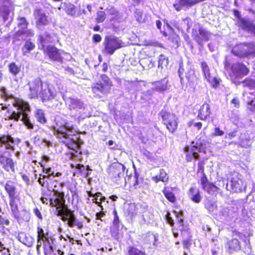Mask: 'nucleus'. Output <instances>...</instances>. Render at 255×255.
<instances>
[{
  "label": "nucleus",
  "instance_id": "nucleus-9",
  "mask_svg": "<svg viewBox=\"0 0 255 255\" xmlns=\"http://www.w3.org/2000/svg\"><path fill=\"white\" fill-rule=\"evenodd\" d=\"M17 20L18 21L17 25L19 29L13 35V43L19 41L20 39L19 37L22 35L32 36L34 34L31 30L27 29L29 23L26 17L24 16H18Z\"/></svg>",
  "mask_w": 255,
  "mask_h": 255
},
{
  "label": "nucleus",
  "instance_id": "nucleus-31",
  "mask_svg": "<svg viewBox=\"0 0 255 255\" xmlns=\"http://www.w3.org/2000/svg\"><path fill=\"white\" fill-rule=\"evenodd\" d=\"M198 31L199 34L194 35V39L199 44H201L203 40H209V34L207 31L201 27L199 28Z\"/></svg>",
  "mask_w": 255,
  "mask_h": 255
},
{
  "label": "nucleus",
  "instance_id": "nucleus-51",
  "mask_svg": "<svg viewBox=\"0 0 255 255\" xmlns=\"http://www.w3.org/2000/svg\"><path fill=\"white\" fill-rule=\"evenodd\" d=\"M205 207L209 212H213L217 209V205L216 203L211 201L207 202L205 204Z\"/></svg>",
  "mask_w": 255,
  "mask_h": 255
},
{
  "label": "nucleus",
  "instance_id": "nucleus-42",
  "mask_svg": "<svg viewBox=\"0 0 255 255\" xmlns=\"http://www.w3.org/2000/svg\"><path fill=\"white\" fill-rule=\"evenodd\" d=\"M134 17L136 20L139 23H145L147 20L146 14H143L142 10L139 9H136L134 12Z\"/></svg>",
  "mask_w": 255,
  "mask_h": 255
},
{
  "label": "nucleus",
  "instance_id": "nucleus-39",
  "mask_svg": "<svg viewBox=\"0 0 255 255\" xmlns=\"http://www.w3.org/2000/svg\"><path fill=\"white\" fill-rule=\"evenodd\" d=\"M152 179L155 182L161 181L163 182H167L168 181V177L167 176V173L163 169H161L159 170V173L158 175L153 176Z\"/></svg>",
  "mask_w": 255,
  "mask_h": 255
},
{
  "label": "nucleus",
  "instance_id": "nucleus-21",
  "mask_svg": "<svg viewBox=\"0 0 255 255\" xmlns=\"http://www.w3.org/2000/svg\"><path fill=\"white\" fill-rule=\"evenodd\" d=\"M37 242H40V245H41V242H44V244L50 243V240L51 239V236L49 234L48 230H44L41 227L38 226L37 228Z\"/></svg>",
  "mask_w": 255,
  "mask_h": 255
},
{
  "label": "nucleus",
  "instance_id": "nucleus-59",
  "mask_svg": "<svg viewBox=\"0 0 255 255\" xmlns=\"http://www.w3.org/2000/svg\"><path fill=\"white\" fill-rule=\"evenodd\" d=\"M191 236H190L187 239L184 240L182 241L183 246L184 248L189 249L191 245Z\"/></svg>",
  "mask_w": 255,
  "mask_h": 255
},
{
  "label": "nucleus",
  "instance_id": "nucleus-30",
  "mask_svg": "<svg viewBox=\"0 0 255 255\" xmlns=\"http://www.w3.org/2000/svg\"><path fill=\"white\" fill-rule=\"evenodd\" d=\"M39 95L43 103L50 101L54 98L53 92L49 88L43 89L42 88Z\"/></svg>",
  "mask_w": 255,
  "mask_h": 255
},
{
  "label": "nucleus",
  "instance_id": "nucleus-47",
  "mask_svg": "<svg viewBox=\"0 0 255 255\" xmlns=\"http://www.w3.org/2000/svg\"><path fill=\"white\" fill-rule=\"evenodd\" d=\"M46 175L40 174L38 179L39 184L43 187L48 188L49 179Z\"/></svg>",
  "mask_w": 255,
  "mask_h": 255
},
{
  "label": "nucleus",
  "instance_id": "nucleus-20",
  "mask_svg": "<svg viewBox=\"0 0 255 255\" xmlns=\"http://www.w3.org/2000/svg\"><path fill=\"white\" fill-rule=\"evenodd\" d=\"M52 36L47 32L39 34L37 37V44L39 49L42 51L48 47L47 44L52 42Z\"/></svg>",
  "mask_w": 255,
  "mask_h": 255
},
{
  "label": "nucleus",
  "instance_id": "nucleus-16",
  "mask_svg": "<svg viewBox=\"0 0 255 255\" xmlns=\"http://www.w3.org/2000/svg\"><path fill=\"white\" fill-rule=\"evenodd\" d=\"M28 97L30 99L37 98L39 91L43 86V82L40 78H36L28 83Z\"/></svg>",
  "mask_w": 255,
  "mask_h": 255
},
{
  "label": "nucleus",
  "instance_id": "nucleus-7",
  "mask_svg": "<svg viewBox=\"0 0 255 255\" xmlns=\"http://www.w3.org/2000/svg\"><path fill=\"white\" fill-rule=\"evenodd\" d=\"M13 106L17 108V111H7V118L6 120H14L18 121L20 120L22 114L24 112L30 111V107L28 103L19 99H16L13 103Z\"/></svg>",
  "mask_w": 255,
  "mask_h": 255
},
{
  "label": "nucleus",
  "instance_id": "nucleus-5",
  "mask_svg": "<svg viewBox=\"0 0 255 255\" xmlns=\"http://www.w3.org/2000/svg\"><path fill=\"white\" fill-rule=\"evenodd\" d=\"M224 67L230 76L235 79L246 76L250 72L249 69L246 65L240 62L231 64L229 61H226Z\"/></svg>",
  "mask_w": 255,
  "mask_h": 255
},
{
  "label": "nucleus",
  "instance_id": "nucleus-15",
  "mask_svg": "<svg viewBox=\"0 0 255 255\" xmlns=\"http://www.w3.org/2000/svg\"><path fill=\"white\" fill-rule=\"evenodd\" d=\"M241 175L236 172L232 174L230 180L231 190L234 192H240L245 190L246 184L241 178Z\"/></svg>",
  "mask_w": 255,
  "mask_h": 255
},
{
  "label": "nucleus",
  "instance_id": "nucleus-40",
  "mask_svg": "<svg viewBox=\"0 0 255 255\" xmlns=\"http://www.w3.org/2000/svg\"><path fill=\"white\" fill-rule=\"evenodd\" d=\"M126 255H146V254L134 246H129L127 248Z\"/></svg>",
  "mask_w": 255,
  "mask_h": 255
},
{
  "label": "nucleus",
  "instance_id": "nucleus-3",
  "mask_svg": "<svg viewBox=\"0 0 255 255\" xmlns=\"http://www.w3.org/2000/svg\"><path fill=\"white\" fill-rule=\"evenodd\" d=\"M100 80L93 83L91 85L92 92L97 98H101V95H107L109 94L113 86L112 81L106 74L100 75Z\"/></svg>",
  "mask_w": 255,
  "mask_h": 255
},
{
  "label": "nucleus",
  "instance_id": "nucleus-53",
  "mask_svg": "<svg viewBox=\"0 0 255 255\" xmlns=\"http://www.w3.org/2000/svg\"><path fill=\"white\" fill-rule=\"evenodd\" d=\"M205 160H199L197 163V172L202 174L201 176H207L205 173Z\"/></svg>",
  "mask_w": 255,
  "mask_h": 255
},
{
  "label": "nucleus",
  "instance_id": "nucleus-36",
  "mask_svg": "<svg viewBox=\"0 0 255 255\" xmlns=\"http://www.w3.org/2000/svg\"><path fill=\"white\" fill-rule=\"evenodd\" d=\"M30 111L24 112L23 113H21L22 116L20 119V120L22 122L24 126L27 128L28 129H32L34 128V125L31 120L30 119V117L28 116V113Z\"/></svg>",
  "mask_w": 255,
  "mask_h": 255
},
{
  "label": "nucleus",
  "instance_id": "nucleus-33",
  "mask_svg": "<svg viewBox=\"0 0 255 255\" xmlns=\"http://www.w3.org/2000/svg\"><path fill=\"white\" fill-rule=\"evenodd\" d=\"M34 117L36 121L41 125H45L47 122L45 111L41 109H38L35 111Z\"/></svg>",
  "mask_w": 255,
  "mask_h": 255
},
{
  "label": "nucleus",
  "instance_id": "nucleus-23",
  "mask_svg": "<svg viewBox=\"0 0 255 255\" xmlns=\"http://www.w3.org/2000/svg\"><path fill=\"white\" fill-rule=\"evenodd\" d=\"M232 53L239 57L249 56V51L245 44H239L235 46L232 49Z\"/></svg>",
  "mask_w": 255,
  "mask_h": 255
},
{
  "label": "nucleus",
  "instance_id": "nucleus-55",
  "mask_svg": "<svg viewBox=\"0 0 255 255\" xmlns=\"http://www.w3.org/2000/svg\"><path fill=\"white\" fill-rule=\"evenodd\" d=\"M247 107L248 110L251 112H255V98L247 102Z\"/></svg>",
  "mask_w": 255,
  "mask_h": 255
},
{
  "label": "nucleus",
  "instance_id": "nucleus-60",
  "mask_svg": "<svg viewBox=\"0 0 255 255\" xmlns=\"http://www.w3.org/2000/svg\"><path fill=\"white\" fill-rule=\"evenodd\" d=\"M189 126H193L194 127L196 128L199 130L202 128V124L201 122H200L194 123L193 121L192 120L189 122Z\"/></svg>",
  "mask_w": 255,
  "mask_h": 255
},
{
  "label": "nucleus",
  "instance_id": "nucleus-25",
  "mask_svg": "<svg viewBox=\"0 0 255 255\" xmlns=\"http://www.w3.org/2000/svg\"><path fill=\"white\" fill-rule=\"evenodd\" d=\"M69 100L68 108L70 111L80 112L85 110L84 103L79 99L70 98Z\"/></svg>",
  "mask_w": 255,
  "mask_h": 255
},
{
  "label": "nucleus",
  "instance_id": "nucleus-50",
  "mask_svg": "<svg viewBox=\"0 0 255 255\" xmlns=\"http://www.w3.org/2000/svg\"><path fill=\"white\" fill-rule=\"evenodd\" d=\"M113 214L114 215V219L112 222L113 224L117 229V230H119L120 221L117 211L116 208L114 209Z\"/></svg>",
  "mask_w": 255,
  "mask_h": 255
},
{
  "label": "nucleus",
  "instance_id": "nucleus-17",
  "mask_svg": "<svg viewBox=\"0 0 255 255\" xmlns=\"http://www.w3.org/2000/svg\"><path fill=\"white\" fill-rule=\"evenodd\" d=\"M200 182L202 189L209 194L214 195L219 190L214 183L209 181L207 176H201Z\"/></svg>",
  "mask_w": 255,
  "mask_h": 255
},
{
  "label": "nucleus",
  "instance_id": "nucleus-6",
  "mask_svg": "<svg viewBox=\"0 0 255 255\" xmlns=\"http://www.w3.org/2000/svg\"><path fill=\"white\" fill-rule=\"evenodd\" d=\"M53 197L51 198L50 206L55 208L57 215L63 214L64 212L68 209L66 204L65 194L63 191L53 189Z\"/></svg>",
  "mask_w": 255,
  "mask_h": 255
},
{
  "label": "nucleus",
  "instance_id": "nucleus-29",
  "mask_svg": "<svg viewBox=\"0 0 255 255\" xmlns=\"http://www.w3.org/2000/svg\"><path fill=\"white\" fill-rule=\"evenodd\" d=\"M0 165L4 171L6 172L10 171L12 173L15 172L16 162L11 157H8L2 164Z\"/></svg>",
  "mask_w": 255,
  "mask_h": 255
},
{
  "label": "nucleus",
  "instance_id": "nucleus-54",
  "mask_svg": "<svg viewBox=\"0 0 255 255\" xmlns=\"http://www.w3.org/2000/svg\"><path fill=\"white\" fill-rule=\"evenodd\" d=\"M245 87H247L251 89H255V80L247 78L243 82Z\"/></svg>",
  "mask_w": 255,
  "mask_h": 255
},
{
  "label": "nucleus",
  "instance_id": "nucleus-44",
  "mask_svg": "<svg viewBox=\"0 0 255 255\" xmlns=\"http://www.w3.org/2000/svg\"><path fill=\"white\" fill-rule=\"evenodd\" d=\"M167 81L165 79L157 81L153 83L154 89L157 91H165L167 89Z\"/></svg>",
  "mask_w": 255,
  "mask_h": 255
},
{
  "label": "nucleus",
  "instance_id": "nucleus-22",
  "mask_svg": "<svg viewBox=\"0 0 255 255\" xmlns=\"http://www.w3.org/2000/svg\"><path fill=\"white\" fill-rule=\"evenodd\" d=\"M190 199L195 203H199L202 199L201 192L199 188L195 186L190 187L187 192Z\"/></svg>",
  "mask_w": 255,
  "mask_h": 255
},
{
  "label": "nucleus",
  "instance_id": "nucleus-28",
  "mask_svg": "<svg viewBox=\"0 0 255 255\" xmlns=\"http://www.w3.org/2000/svg\"><path fill=\"white\" fill-rule=\"evenodd\" d=\"M126 183L130 189H137L139 184V174L135 172L133 175H129L126 180Z\"/></svg>",
  "mask_w": 255,
  "mask_h": 255
},
{
  "label": "nucleus",
  "instance_id": "nucleus-14",
  "mask_svg": "<svg viewBox=\"0 0 255 255\" xmlns=\"http://www.w3.org/2000/svg\"><path fill=\"white\" fill-rule=\"evenodd\" d=\"M201 68L204 78L213 88H217L220 85L221 80L220 78L211 76L210 68L206 62L202 61L201 62Z\"/></svg>",
  "mask_w": 255,
  "mask_h": 255
},
{
  "label": "nucleus",
  "instance_id": "nucleus-49",
  "mask_svg": "<svg viewBox=\"0 0 255 255\" xmlns=\"http://www.w3.org/2000/svg\"><path fill=\"white\" fill-rule=\"evenodd\" d=\"M51 195L49 193H48L46 191H43L42 193V196L41 197V201L43 204H45L46 205L48 204H50L51 200Z\"/></svg>",
  "mask_w": 255,
  "mask_h": 255
},
{
  "label": "nucleus",
  "instance_id": "nucleus-18",
  "mask_svg": "<svg viewBox=\"0 0 255 255\" xmlns=\"http://www.w3.org/2000/svg\"><path fill=\"white\" fill-rule=\"evenodd\" d=\"M33 15L36 20L35 25L36 27L40 28L42 26L46 25L49 23L48 16L43 12L41 9L36 8L34 10Z\"/></svg>",
  "mask_w": 255,
  "mask_h": 255
},
{
  "label": "nucleus",
  "instance_id": "nucleus-64",
  "mask_svg": "<svg viewBox=\"0 0 255 255\" xmlns=\"http://www.w3.org/2000/svg\"><path fill=\"white\" fill-rule=\"evenodd\" d=\"M166 218L167 222L169 224H170L171 226H173L174 224L173 220L172 219V218L170 216V213L169 212H167V213L166 215Z\"/></svg>",
  "mask_w": 255,
  "mask_h": 255
},
{
  "label": "nucleus",
  "instance_id": "nucleus-4",
  "mask_svg": "<svg viewBox=\"0 0 255 255\" xmlns=\"http://www.w3.org/2000/svg\"><path fill=\"white\" fill-rule=\"evenodd\" d=\"M158 115L170 133L173 134L177 130L179 119L176 114L171 112L168 108L164 107L159 112Z\"/></svg>",
  "mask_w": 255,
  "mask_h": 255
},
{
  "label": "nucleus",
  "instance_id": "nucleus-63",
  "mask_svg": "<svg viewBox=\"0 0 255 255\" xmlns=\"http://www.w3.org/2000/svg\"><path fill=\"white\" fill-rule=\"evenodd\" d=\"M92 40L94 42H100L102 40V37L99 34H95L93 35Z\"/></svg>",
  "mask_w": 255,
  "mask_h": 255
},
{
  "label": "nucleus",
  "instance_id": "nucleus-35",
  "mask_svg": "<svg viewBox=\"0 0 255 255\" xmlns=\"http://www.w3.org/2000/svg\"><path fill=\"white\" fill-rule=\"evenodd\" d=\"M65 12L68 15L72 17H77L80 15V10L77 9V7L74 4L69 3L65 8Z\"/></svg>",
  "mask_w": 255,
  "mask_h": 255
},
{
  "label": "nucleus",
  "instance_id": "nucleus-32",
  "mask_svg": "<svg viewBox=\"0 0 255 255\" xmlns=\"http://www.w3.org/2000/svg\"><path fill=\"white\" fill-rule=\"evenodd\" d=\"M138 209V207L135 203H129L126 210L125 214L127 217L132 219L137 215Z\"/></svg>",
  "mask_w": 255,
  "mask_h": 255
},
{
  "label": "nucleus",
  "instance_id": "nucleus-24",
  "mask_svg": "<svg viewBox=\"0 0 255 255\" xmlns=\"http://www.w3.org/2000/svg\"><path fill=\"white\" fill-rule=\"evenodd\" d=\"M211 109L210 105L207 102L204 103L198 110L197 117L202 121H206L210 117Z\"/></svg>",
  "mask_w": 255,
  "mask_h": 255
},
{
  "label": "nucleus",
  "instance_id": "nucleus-11",
  "mask_svg": "<svg viewBox=\"0 0 255 255\" xmlns=\"http://www.w3.org/2000/svg\"><path fill=\"white\" fill-rule=\"evenodd\" d=\"M63 222H67L69 227L73 228L77 227L78 229L83 228V221L76 220L73 212L69 208L65 210L63 214L59 215Z\"/></svg>",
  "mask_w": 255,
  "mask_h": 255
},
{
  "label": "nucleus",
  "instance_id": "nucleus-34",
  "mask_svg": "<svg viewBox=\"0 0 255 255\" xmlns=\"http://www.w3.org/2000/svg\"><path fill=\"white\" fill-rule=\"evenodd\" d=\"M199 75H197L194 69H189L186 73V78L189 85L197 84Z\"/></svg>",
  "mask_w": 255,
  "mask_h": 255
},
{
  "label": "nucleus",
  "instance_id": "nucleus-19",
  "mask_svg": "<svg viewBox=\"0 0 255 255\" xmlns=\"http://www.w3.org/2000/svg\"><path fill=\"white\" fill-rule=\"evenodd\" d=\"M15 144V139L10 134L7 133L0 135V146H4L6 149L13 150Z\"/></svg>",
  "mask_w": 255,
  "mask_h": 255
},
{
  "label": "nucleus",
  "instance_id": "nucleus-38",
  "mask_svg": "<svg viewBox=\"0 0 255 255\" xmlns=\"http://www.w3.org/2000/svg\"><path fill=\"white\" fill-rule=\"evenodd\" d=\"M35 48V44L30 39L27 40L21 49L22 55L24 56L27 55L32 50H34Z\"/></svg>",
  "mask_w": 255,
  "mask_h": 255
},
{
  "label": "nucleus",
  "instance_id": "nucleus-52",
  "mask_svg": "<svg viewBox=\"0 0 255 255\" xmlns=\"http://www.w3.org/2000/svg\"><path fill=\"white\" fill-rule=\"evenodd\" d=\"M106 18V13L104 11H98L97 16L95 18L98 23H102L105 21Z\"/></svg>",
  "mask_w": 255,
  "mask_h": 255
},
{
  "label": "nucleus",
  "instance_id": "nucleus-46",
  "mask_svg": "<svg viewBox=\"0 0 255 255\" xmlns=\"http://www.w3.org/2000/svg\"><path fill=\"white\" fill-rule=\"evenodd\" d=\"M43 252L44 255H56L53 253V247L50 243H47L43 244Z\"/></svg>",
  "mask_w": 255,
  "mask_h": 255
},
{
  "label": "nucleus",
  "instance_id": "nucleus-37",
  "mask_svg": "<svg viewBox=\"0 0 255 255\" xmlns=\"http://www.w3.org/2000/svg\"><path fill=\"white\" fill-rule=\"evenodd\" d=\"M254 23L248 19L245 18H240L239 21V26L243 30L251 31H252Z\"/></svg>",
  "mask_w": 255,
  "mask_h": 255
},
{
  "label": "nucleus",
  "instance_id": "nucleus-27",
  "mask_svg": "<svg viewBox=\"0 0 255 255\" xmlns=\"http://www.w3.org/2000/svg\"><path fill=\"white\" fill-rule=\"evenodd\" d=\"M198 147L193 145L190 149V152L189 151V147H186L184 148V151L187 153L185 154V159L187 162H191L193 159H198L200 156L199 153L197 152Z\"/></svg>",
  "mask_w": 255,
  "mask_h": 255
},
{
  "label": "nucleus",
  "instance_id": "nucleus-26",
  "mask_svg": "<svg viewBox=\"0 0 255 255\" xmlns=\"http://www.w3.org/2000/svg\"><path fill=\"white\" fill-rule=\"evenodd\" d=\"M8 1V5L2 3L0 5V18L3 22L7 21L10 17V7L12 4Z\"/></svg>",
  "mask_w": 255,
  "mask_h": 255
},
{
  "label": "nucleus",
  "instance_id": "nucleus-41",
  "mask_svg": "<svg viewBox=\"0 0 255 255\" xmlns=\"http://www.w3.org/2000/svg\"><path fill=\"white\" fill-rule=\"evenodd\" d=\"M17 238L19 241L28 247H31L32 245V242L30 240V238L27 236L24 232L19 233Z\"/></svg>",
  "mask_w": 255,
  "mask_h": 255
},
{
  "label": "nucleus",
  "instance_id": "nucleus-58",
  "mask_svg": "<svg viewBox=\"0 0 255 255\" xmlns=\"http://www.w3.org/2000/svg\"><path fill=\"white\" fill-rule=\"evenodd\" d=\"M39 164H41V166L42 167L43 171L45 173L47 177H48L49 176H53L54 175V172L52 171L51 168L50 167L45 168L40 163H39Z\"/></svg>",
  "mask_w": 255,
  "mask_h": 255
},
{
  "label": "nucleus",
  "instance_id": "nucleus-12",
  "mask_svg": "<svg viewBox=\"0 0 255 255\" xmlns=\"http://www.w3.org/2000/svg\"><path fill=\"white\" fill-rule=\"evenodd\" d=\"M43 52L51 61L61 64L63 63L64 59L60 50L55 46L48 45Z\"/></svg>",
  "mask_w": 255,
  "mask_h": 255
},
{
  "label": "nucleus",
  "instance_id": "nucleus-2",
  "mask_svg": "<svg viewBox=\"0 0 255 255\" xmlns=\"http://www.w3.org/2000/svg\"><path fill=\"white\" fill-rule=\"evenodd\" d=\"M73 128V126L70 125L68 122L64 123L62 127L57 128L54 130L55 135L57 138L61 140V142L64 144L69 149L73 150L75 153H78V150L75 149L74 144H76L77 147H80L79 142L76 141L68 136V132L71 131Z\"/></svg>",
  "mask_w": 255,
  "mask_h": 255
},
{
  "label": "nucleus",
  "instance_id": "nucleus-48",
  "mask_svg": "<svg viewBox=\"0 0 255 255\" xmlns=\"http://www.w3.org/2000/svg\"><path fill=\"white\" fill-rule=\"evenodd\" d=\"M168 63V58L166 57L163 54H160L159 55L158 58V67H161V68L162 69L164 66H167Z\"/></svg>",
  "mask_w": 255,
  "mask_h": 255
},
{
  "label": "nucleus",
  "instance_id": "nucleus-45",
  "mask_svg": "<svg viewBox=\"0 0 255 255\" xmlns=\"http://www.w3.org/2000/svg\"><path fill=\"white\" fill-rule=\"evenodd\" d=\"M9 72L13 76H16L21 71L20 65H18L15 62H12L8 65Z\"/></svg>",
  "mask_w": 255,
  "mask_h": 255
},
{
  "label": "nucleus",
  "instance_id": "nucleus-61",
  "mask_svg": "<svg viewBox=\"0 0 255 255\" xmlns=\"http://www.w3.org/2000/svg\"><path fill=\"white\" fill-rule=\"evenodd\" d=\"M224 133V131L220 129L219 127H216L214 128V132L212 133L213 136H222Z\"/></svg>",
  "mask_w": 255,
  "mask_h": 255
},
{
  "label": "nucleus",
  "instance_id": "nucleus-13",
  "mask_svg": "<svg viewBox=\"0 0 255 255\" xmlns=\"http://www.w3.org/2000/svg\"><path fill=\"white\" fill-rule=\"evenodd\" d=\"M233 238L229 240L225 244V248L229 253L238 251L241 249V244L236 238H241L242 233L238 231L234 230L232 232Z\"/></svg>",
  "mask_w": 255,
  "mask_h": 255
},
{
  "label": "nucleus",
  "instance_id": "nucleus-57",
  "mask_svg": "<svg viewBox=\"0 0 255 255\" xmlns=\"http://www.w3.org/2000/svg\"><path fill=\"white\" fill-rule=\"evenodd\" d=\"M10 225V221L7 218L3 217L0 214V226H9Z\"/></svg>",
  "mask_w": 255,
  "mask_h": 255
},
{
  "label": "nucleus",
  "instance_id": "nucleus-10",
  "mask_svg": "<svg viewBox=\"0 0 255 255\" xmlns=\"http://www.w3.org/2000/svg\"><path fill=\"white\" fill-rule=\"evenodd\" d=\"M125 169L124 165L118 162H114L108 168V176L113 182H118L123 176Z\"/></svg>",
  "mask_w": 255,
  "mask_h": 255
},
{
  "label": "nucleus",
  "instance_id": "nucleus-56",
  "mask_svg": "<svg viewBox=\"0 0 255 255\" xmlns=\"http://www.w3.org/2000/svg\"><path fill=\"white\" fill-rule=\"evenodd\" d=\"M8 152L9 154L10 153L7 152L6 150H3L0 148V165L2 164L4 161H5L9 157H6L5 155V153Z\"/></svg>",
  "mask_w": 255,
  "mask_h": 255
},
{
  "label": "nucleus",
  "instance_id": "nucleus-1",
  "mask_svg": "<svg viewBox=\"0 0 255 255\" xmlns=\"http://www.w3.org/2000/svg\"><path fill=\"white\" fill-rule=\"evenodd\" d=\"M4 190L9 199V205L12 215L14 218H19V207L21 205L22 198L20 191L16 188L15 183L7 180L4 186Z\"/></svg>",
  "mask_w": 255,
  "mask_h": 255
},
{
  "label": "nucleus",
  "instance_id": "nucleus-8",
  "mask_svg": "<svg viewBox=\"0 0 255 255\" xmlns=\"http://www.w3.org/2000/svg\"><path fill=\"white\" fill-rule=\"evenodd\" d=\"M104 52L112 55L116 50L124 47L125 43L118 37L107 35L104 38Z\"/></svg>",
  "mask_w": 255,
  "mask_h": 255
},
{
  "label": "nucleus",
  "instance_id": "nucleus-62",
  "mask_svg": "<svg viewBox=\"0 0 255 255\" xmlns=\"http://www.w3.org/2000/svg\"><path fill=\"white\" fill-rule=\"evenodd\" d=\"M236 132H237L236 131L230 132L228 134H227L225 135V138L226 139H230V140L232 139L233 138H234L235 136H236V135H237Z\"/></svg>",
  "mask_w": 255,
  "mask_h": 255
},
{
  "label": "nucleus",
  "instance_id": "nucleus-43",
  "mask_svg": "<svg viewBox=\"0 0 255 255\" xmlns=\"http://www.w3.org/2000/svg\"><path fill=\"white\" fill-rule=\"evenodd\" d=\"M162 193L164 194L166 199L171 203H175L176 201V197L174 193L170 191L167 187H164L162 190Z\"/></svg>",
  "mask_w": 255,
  "mask_h": 255
}]
</instances>
